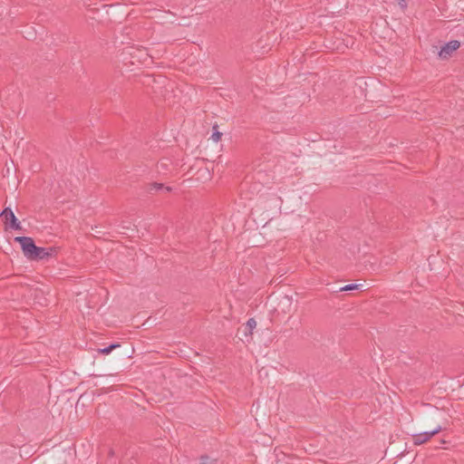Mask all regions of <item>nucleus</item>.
<instances>
[{
  "mask_svg": "<svg viewBox=\"0 0 464 464\" xmlns=\"http://www.w3.org/2000/svg\"><path fill=\"white\" fill-rule=\"evenodd\" d=\"M14 240L20 243L24 255L31 260L38 247L34 239L29 237H16Z\"/></svg>",
  "mask_w": 464,
  "mask_h": 464,
  "instance_id": "f257e3e1",
  "label": "nucleus"
},
{
  "mask_svg": "<svg viewBox=\"0 0 464 464\" xmlns=\"http://www.w3.org/2000/svg\"><path fill=\"white\" fill-rule=\"evenodd\" d=\"M0 218L5 219L4 222L6 227H9L14 230H20L22 228L19 220L16 218L15 215L10 208H4V210L0 213Z\"/></svg>",
  "mask_w": 464,
  "mask_h": 464,
  "instance_id": "f03ea898",
  "label": "nucleus"
},
{
  "mask_svg": "<svg viewBox=\"0 0 464 464\" xmlns=\"http://www.w3.org/2000/svg\"><path fill=\"white\" fill-rule=\"evenodd\" d=\"M442 427L440 425H438L433 430L430 431L420 432L418 434L412 435V442L414 445H421L428 440H430L434 435L438 434L442 430Z\"/></svg>",
  "mask_w": 464,
  "mask_h": 464,
  "instance_id": "7ed1b4c3",
  "label": "nucleus"
},
{
  "mask_svg": "<svg viewBox=\"0 0 464 464\" xmlns=\"http://www.w3.org/2000/svg\"><path fill=\"white\" fill-rule=\"evenodd\" d=\"M460 47V43L457 40L450 41L445 44L438 53L439 58L441 60H448L452 56V53Z\"/></svg>",
  "mask_w": 464,
  "mask_h": 464,
  "instance_id": "20e7f679",
  "label": "nucleus"
},
{
  "mask_svg": "<svg viewBox=\"0 0 464 464\" xmlns=\"http://www.w3.org/2000/svg\"><path fill=\"white\" fill-rule=\"evenodd\" d=\"M57 253L55 247L38 246L31 260H47Z\"/></svg>",
  "mask_w": 464,
  "mask_h": 464,
  "instance_id": "39448f33",
  "label": "nucleus"
},
{
  "mask_svg": "<svg viewBox=\"0 0 464 464\" xmlns=\"http://www.w3.org/2000/svg\"><path fill=\"white\" fill-rule=\"evenodd\" d=\"M161 189L165 190L166 192H170L172 190V188L170 187H168V186L165 187L162 183H158V182L150 183L147 188V190L150 193H152L153 191L161 190Z\"/></svg>",
  "mask_w": 464,
  "mask_h": 464,
  "instance_id": "423d86ee",
  "label": "nucleus"
},
{
  "mask_svg": "<svg viewBox=\"0 0 464 464\" xmlns=\"http://www.w3.org/2000/svg\"><path fill=\"white\" fill-rule=\"evenodd\" d=\"M256 322L254 318H249L245 325V329H246V333L245 334L246 335H251L252 334V331L254 328H256Z\"/></svg>",
  "mask_w": 464,
  "mask_h": 464,
  "instance_id": "0eeeda50",
  "label": "nucleus"
},
{
  "mask_svg": "<svg viewBox=\"0 0 464 464\" xmlns=\"http://www.w3.org/2000/svg\"><path fill=\"white\" fill-rule=\"evenodd\" d=\"M119 343H111L109 346L98 349V353L101 354H109L111 353L114 349L120 347Z\"/></svg>",
  "mask_w": 464,
  "mask_h": 464,
  "instance_id": "6e6552de",
  "label": "nucleus"
},
{
  "mask_svg": "<svg viewBox=\"0 0 464 464\" xmlns=\"http://www.w3.org/2000/svg\"><path fill=\"white\" fill-rule=\"evenodd\" d=\"M217 462V459H212L208 455H202L199 458L198 464H215Z\"/></svg>",
  "mask_w": 464,
  "mask_h": 464,
  "instance_id": "1a4fd4ad",
  "label": "nucleus"
},
{
  "mask_svg": "<svg viewBox=\"0 0 464 464\" xmlns=\"http://www.w3.org/2000/svg\"><path fill=\"white\" fill-rule=\"evenodd\" d=\"M213 133L211 135V139L215 141V142H218V140H220L221 137H222V132H219L218 130V126L215 125L213 127Z\"/></svg>",
  "mask_w": 464,
  "mask_h": 464,
  "instance_id": "9d476101",
  "label": "nucleus"
},
{
  "mask_svg": "<svg viewBox=\"0 0 464 464\" xmlns=\"http://www.w3.org/2000/svg\"><path fill=\"white\" fill-rule=\"evenodd\" d=\"M361 286H362V285L350 284V285H346L345 286L342 287L340 290L341 291H351V290L359 289Z\"/></svg>",
  "mask_w": 464,
  "mask_h": 464,
  "instance_id": "9b49d317",
  "label": "nucleus"
},
{
  "mask_svg": "<svg viewBox=\"0 0 464 464\" xmlns=\"http://www.w3.org/2000/svg\"><path fill=\"white\" fill-rule=\"evenodd\" d=\"M398 1V5H400V7L402 9V10H405L408 6V4H407V0H397Z\"/></svg>",
  "mask_w": 464,
  "mask_h": 464,
  "instance_id": "f8f14e48",
  "label": "nucleus"
},
{
  "mask_svg": "<svg viewBox=\"0 0 464 464\" xmlns=\"http://www.w3.org/2000/svg\"><path fill=\"white\" fill-rule=\"evenodd\" d=\"M113 454H114L113 450H110V455H111V456H112Z\"/></svg>",
  "mask_w": 464,
  "mask_h": 464,
  "instance_id": "ddd939ff",
  "label": "nucleus"
}]
</instances>
